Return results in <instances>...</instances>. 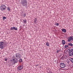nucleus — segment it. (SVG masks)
<instances>
[{"label":"nucleus","mask_w":73,"mask_h":73,"mask_svg":"<svg viewBox=\"0 0 73 73\" xmlns=\"http://www.w3.org/2000/svg\"><path fill=\"white\" fill-rule=\"evenodd\" d=\"M5 61H7V58H5Z\"/></svg>","instance_id":"nucleus-27"},{"label":"nucleus","mask_w":73,"mask_h":73,"mask_svg":"<svg viewBox=\"0 0 73 73\" xmlns=\"http://www.w3.org/2000/svg\"><path fill=\"white\" fill-rule=\"evenodd\" d=\"M68 45H69V46L70 45V46H73V44H72L71 42L69 43H68Z\"/></svg>","instance_id":"nucleus-12"},{"label":"nucleus","mask_w":73,"mask_h":73,"mask_svg":"<svg viewBox=\"0 0 73 73\" xmlns=\"http://www.w3.org/2000/svg\"><path fill=\"white\" fill-rule=\"evenodd\" d=\"M66 48H68V47H69V46L68 45H66Z\"/></svg>","instance_id":"nucleus-29"},{"label":"nucleus","mask_w":73,"mask_h":73,"mask_svg":"<svg viewBox=\"0 0 73 73\" xmlns=\"http://www.w3.org/2000/svg\"><path fill=\"white\" fill-rule=\"evenodd\" d=\"M20 28H21V26L20 27Z\"/></svg>","instance_id":"nucleus-31"},{"label":"nucleus","mask_w":73,"mask_h":73,"mask_svg":"<svg viewBox=\"0 0 73 73\" xmlns=\"http://www.w3.org/2000/svg\"><path fill=\"white\" fill-rule=\"evenodd\" d=\"M4 43L3 42H0V48L1 49H3L4 47Z\"/></svg>","instance_id":"nucleus-4"},{"label":"nucleus","mask_w":73,"mask_h":73,"mask_svg":"<svg viewBox=\"0 0 73 73\" xmlns=\"http://www.w3.org/2000/svg\"><path fill=\"white\" fill-rule=\"evenodd\" d=\"M62 31L64 32V33H66V30L65 29H63L62 30Z\"/></svg>","instance_id":"nucleus-14"},{"label":"nucleus","mask_w":73,"mask_h":73,"mask_svg":"<svg viewBox=\"0 0 73 73\" xmlns=\"http://www.w3.org/2000/svg\"><path fill=\"white\" fill-rule=\"evenodd\" d=\"M0 8L1 10L2 11H4V10H5V9H6L7 7L5 5H1Z\"/></svg>","instance_id":"nucleus-3"},{"label":"nucleus","mask_w":73,"mask_h":73,"mask_svg":"<svg viewBox=\"0 0 73 73\" xmlns=\"http://www.w3.org/2000/svg\"><path fill=\"white\" fill-rule=\"evenodd\" d=\"M24 23H27V21L26 20H23Z\"/></svg>","instance_id":"nucleus-21"},{"label":"nucleus","mask_w":73,"mask_h":73,"mask_svg":"<svg viewBox=\"0 0 73 73\" xmlns=\"http://www.w3.org/2000/svg\"><path fill=\"white\" fill-rule=\"evenodd\" d=\"M14 30H15V31H17V28H15V27H14Z\"/></svg>","instance_id":"nucleus-20"},{"label":"nucleus","mask_w":73,"mask_h":73,"mask_svg":"<svg viewBox=\"0 0 73 73\" xmlns=\"http://www.w3.org/2000/svg\"><path fill=\"white\" fill-rule=\"evenodd\" d=\"M72 37H73V36H70V37L69 38V39H68V42H70V41H71V40H73V38Z\"/></svg>","instance_id":"nucleus-8"},{"label":"nucleus","mask_w":73,"mask_h":73,"mask_svg":"<svg viewBox=\"0 0 73 73\" xmlns=\"http://www.w3.org/2000/svg\"><path fill=\"white\" fill-rule=\"evenodd\" d=\"M27 4L28 2H27V0H21L20 4L21 5V6H22V7L25 6L26 7H27Z\"/></svg>","instance_id":"nucleus-1"},{"label":"nucleus","mask_w":73,"mask_h":73,"mask_svg":"<svg viewBox=\"0 0 73 73\" xmlns=\"http://www.w3.org/2000/svg\"><path fill=\"white\" fill-rule=\"evenodd\" d=\"M64 48H65V49H66V45H65L64 46Z\"/></svg>","instance_id":"nucleus-26"},{"label":"nucleus","mask_w":73,"mask_h":73,"mask_svg":"<svg viewBox=\"0 0 73 73\" xmlns=\"http://www.w3.org/2000/svg\"><path fill=\"white\" fill-rule=\"evenodd\" d=\"M60 68H64L65 69H68L69 67V66L67 65L66 64L62 63H60Z\"/></svg>","instance_id":"nucleus-2"},{"label":"nucleus","mask_w":73,"mask_h":73,"mask_svg":"<svg viewBox=\"0 0 73 73\" xmlns=\"http://www.w3.org/2000/svg\"><path fill=\"white\" fill-rule=\"evenodd\" d=\"M22 29V28H20V29Z\"/></svg>","instance_id":"nucleus-32"},{"label":"nucleus","mask_w":73,"mask_h":73,"mask_svg":"<svg viewBox=\"0 0 73 73\" xmlns=\"http://www.w3.org/2000/svg\"><path fill=\"white\" fill-rule=\"evenodd\" d=\"M6 19H7V18L6 17H3V20H4Z\"/></svg>","instance_id":"nucleus-19"},{"label":"nucleus","mask_w":73,"mask_h":73,"mask_svg":"<svg viewBox=\"0 0 73 73\" xmlns=\"http://www.w3.org/2000/svg\"><path fill=\"white\" fill-rule=\"evenodd\" d=\"M38 66V64H37V65H36L35 66Z\"/></svg>","instance_id":"nucleus-30"},{"label":"nucleus","mask_w":73,"mask_h":73,"mask_svg":"<svg viewBox=\"0 0 73 73\" xmlns=\"http://www.w3.org/2000/svg\"><path fill=\"white\" fill-rule=\"evenodd\" d=\"M15 56L17 58H20V54L19 53H17L16 54Z\"/></svg>","instance_id":"nucleus-7"},{"label":"nucleus","mask_w":73,"mask_h":73,"mask_svg":"<svg viewBox=\"0 0 73 73\" xmlns=\"http://www.w3.org/2000/svg\"><path fill=\"white\" fill-rule=\"evenodd\" d=\"M25 16H26V15L25 14H24V15H23V16L24 17H25Z\"/></svg>","instance_id":"nucleus-28"},{"label":"nucleus","mask_w":73,"mask_h":73,"mask_svg":"<svg viewBox=\"0 0 73 73\" xmlns=\"http://www.w3.org/2000/svg\"><path fill=\"white\" fill-rule=\"evenodd\" d=\"M67 63L69 64L70 62L69 61V60H68V61H67Z\"/></svg>","instance_id":"nucleus-24"},{"label":"nucleus","mask_w":73,"mask_h":73,"mask_svg":"<svg viewBox=\"0 0 73 73\" xmlns=\"http://www.w3.org/2000/svg\"><path fill=\"white\" fill-rule=\"evenodd\" d=\"M56 24L57 26H58V25H59V23H57Z\"/></svg>","instance_id":"nucleus-25"},{"label":"nucleus","mask_w":73,"mask_h":73,"mask_svg":"<svg viewBox=\"0 0 73 73\" xmlns=\"http://www.w3.org/2000/svg\"><path fill=\"white\" fill-rule=\"evenodd\" d=\"M60 50H58L57 51V53H58L59 52H60Z\"/></svg>","instance_id":"nucleus-23"},{"label":"nucleus","mask_w":73,"mask_h":73,"mask_svg":"<svg viewBox=\"0 0 73 73\" xmlns=\"http://www.w3.org/2000/svg\"><path fill=\"white\" fill-rule=\"evenodd\" d=\"M46 45L47 46H49V43L48 42H47L46 43Z\"/></svg>","instance_id":"nucleus-13"},{"label":"nucleus","mask_w":73,"mask_h":73,"mask_svg":"<svg viewBox=\"0 0 73 73\" xmlns=\"http://www.w3.org/2000/svg\"><path fill=\"white\" fill-rule=\"evenodd\" d=\"M70 61L71 62H72V63L73 64V58H71L70 59Z\"/></svg>","instance_id":"nucleus-15"},{"label":"nucleus","mask_w":73,"mask_h":73,"mask_svg":"<svg viewBox=\"0 0 73 73\" xmlns=\"http://www.w3.org/2000/svg\"><path fill=\"white\" fill-rule=\"evenodd\" d=\"M37 18H35L34 19V23H35V24H36V23H37Z\"/></svg>","instance_id":"nucleus-11"},{"label":"nucleus","mask_w":73,"mask_h":73,"mask_svg":"<svg viewBox=\"0 0 73 73\" xmlns=\"http://www.w3.org/2000/svg\"><path fill=\"white\" fill-rule=\"evenodd\" d=\"M15 27H11V30H14V28Z\"/></svg>","instance_id":"nucleus-17"},{"label":"nucleus","mask_w":73,"mask_h":73,"mask_svg":"<svg viewBox=\"0 0 73 73\" xmlns=\"http://www.w3.org/2000/svg\"><path fill=\"white\" fill-rule=\"evenodd\" d=\"M7 10L9 11H10L11 9H10V8H9V7H8L7 8Z\"/></svg>","instance_id":"nucleus-16"},{"label":"nucleus","mask_w":73,"mask_h":73,"mask_svg":"<svg viewBox=\"0 0 73 73\" xmlns=\"http://www.w3.org/2000/svg\"><path fill=\"white\" fill-rule=\"evenodd\" d=\"M69 55L70 56H72L73 55V53L69 50Z\"/></svg>","instance_id":"nucleus-9"},{"label":"nucleus","mask_w":73,"mask_h":73,"mask_svg":"<svg viewBox=\"0 0 73 73\" xmlns=\"http://www.w3.org/2000/svg\"><path fill=\"white\" fill-rule=\"evenodd\" d=\"M62 44H63V45H65V43H66V42H65V40H62Z\"/></svg>","instance_id":"nucleus-10"},{"label":"nucleus","mask_w":73,"mask_h":73,"mask_svg":"<svg viewBox=\"0 0 73 73\" xmlns=\"http://www.w3.org/2000/svg\"><path fill=\"white\" fill-rule=\"evenodd\" d=\"M70 50L73 53V48H71L70 49Z\"/></svg>","instance_id":"nucleus-18"},{"label":"nucleus","mask_w":73,"mask_h":73,"mask_svg":"<svg viewBox=\"0 0 73 73\" xmlns=\"http://www.w3.org/2000/svg\"><path fill=\"white\" fill-rule=\"evenodd\" d=\"M11 61L13 62V64H14L15 65L16 63H17V62H18V59H16L15 60L14 59H13V60H11Z\"/></svg>","instance_id":"nucleus-5"},{"label":"nucleus","mask_w":73,"mask_h":73,"mask_svg":"<svg viewBox=\"0 0 73 73\" xmlns=\"http://www.w3.org/2000/svg\"><path fill=\"white\" fill-rule=\"evenodd\" d=\"M23 66H21L17 67V69L18 70H21V69H23Z\"/></svg>","instance_id":"nucleus-6"},{"label":"nucleus","mask_w":73,"mask_h":73,"mask_svg":"<svg viewBox=\"0 0 73 73\" xmlns=\"http://www.w3.org/2000/svg\"><path fill=\"white\" fill-rule=\"evenodd\" d=\"M19 62H22V59H19Z\"/></svg>","instance_id":"nucleus-22"}]
</instances>
